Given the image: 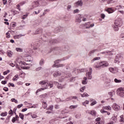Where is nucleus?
<instances>
[{
	"instance_id": "nucleus-1",
	"label": "nucleus",
	"mask_w": 124,
	"mask_h": 124,
	"mask_svg": "<svg viewBox=\"0 0 124 124\" xmlns=\"http://www.w3.org/2000/svg\"><path fill=\"white\" fill-rule=\"evenodd\" d=\"M40 85H42V88L39 89H38L36 92V94L37 93H39L40 91H43L44 90H47L48 87L53 88L54 85L52 83H51L50 82H48L47 80H43L39 82Z\"/></svg>"
},
{
	"instance_id": "nucleus-2",
	"label": "nucleus",
	"mask_w": 124,
	"mask_h": 124,
	"mask_svg": "<svg viewBox=\"0 0 124 124\" xmlns=\"http://www.w3.org/2000/svg\"><path fill=\"white\" fill-rule=\"evenodd\" d=\"M109 66V63L106 61H102L101 62H97L94 63V67L95 68H101V67H106Z\"/></svg>"
},
{
	"instance_id": "nucleus-3",
	"label": "nucleus",
	"mask_w": 124,
	"mask_h": 124,
	"mask_svg": "<svg viewBox=\"0 0 124 124\" xmlns=\"http://www.w3.org/2000/svg\"><path fill=\"white\" fill-rule=\"evenodd\" d=\"M54 77H58V76H62V77H63V78L69 77L70 76V74L69 73L65 74L63 72L60 73V72H57L53 74Z\"/></svg>"
},
{
	"instance_id": "nucleus-4",
	"label": "nucleus",
	"mask_w": 124,
	"mask_h": 124,
	"mask_svg": "<svg viewBox=\"0 0 124 124\" xmlns=\"http://www.w3.org/2000/svg\"><path fill=\"white\" fill-rule=\"evenodd\" d=\"M62 61H64V59H59L55 61L54 62V64L52 66L53 67H62L64 66V64H59L58 63H60V62H62Z\"/></svg>"
},
{
	"instance_id": "nucleus-5",
	"label": "nucleus",
	"mask_w": 124,
	"mask_h": 124,
	"mask_svg": "<svg viewBox=\"0 0 124 124\" xmlns=\"http://www.w3.org/2000/svg\"><path fill=\"white\" fill-rule=\"evenodd\" d=\"M117 94L121 97H124V88H119L117 90Z\"/></svg>"
},
{
	"instance_id": "nucleus-6",
	"label": "nucleus",
	"mask_w": 124,
	"mask_h": 124,
	"mask_svg": "<svg viewBox=\"0 0 124 124\" xmlns=\"http://www.w3.org/2000/svg\"><path fill=\"white\" fill-rule=\"evenodd\" d=\"M93 72V68L92 67L89 68V71L88 72H86V77L87 79H88V80L92 79V78H93V77L92 76V73Z\"/></svg>"
},
{
	"instance_id": "nucleus-7",
	"label": "nucleus",
	"mask_w": 124,
	"mask_h": 124,
	"mask_svg": "<svg viewBox=\"0 0 124 124\" xmlns=\"http://www.w3.org/2000/svg\"><path fill=\"white\" fill-rule=\"evenodd\" d=\"M112 108L113 110H114V111H119L120 109H121V107L119 105L117 104L116 103H114L113 105L112 106Z\"/></svg>"
},
{
	"instance_id": "nucleus-8",
	"label": "nucleus",
	"mask_w": 124,
	"mask_h": 124,
	"mask_svg": "<svg viewBox=\"0 0 124 124\" xmlns=\"http://www.w3.org/2000/svg\"><path fill=\"white\" fill-rule=\"evenodd\" d=\"M109 70L110 72H111V73H113V74L117 73V72H119V68L117 67H115L114 68H113V67H110L109 68Z\"/></svg>"
},
{
	"instance_id": "nucleus-9",
	"label": "nucleus",
	"mask_w": 124,
	"mask_h": 124,
	"mask_svg": "<svg viewBox=\"0 0 124 124\" xmlns=\"http://www.w3.org/2000/svg\"><path fill=\"white\" fill-rule=\"evenodd\" d=\"M121 24H122V18H118L115 20L114 22L115 26H120Z\"/></svg>"
},
{
	"instance_id": "nucleus-10",
	"label": "nucleus",
	"mask_w": 124,
	"mask_h": 124,
	"mask_svg": "<svg viewBox=\"0 0 124 124\" xmlns=\"http://www.w3.org/2000/svg\"><path fill=\"white\" fill-rule=\"evenodd\" d=\"M75 4L76 6H83V1L81 0H78Z\"/></svg>"
},
{
	"instance_id": "nucleus-11",
	"label": "nucleus",
	"mask_w": 124,
	"mask_h": 124,
	"mask_svg": "<svg viewBox=\"0 0 124 124\" xmlns=\"http://www.w3.org/2000/svg\"><path fill=\"white\" fill-rule=\"evenodd\" d=\"M90 102L91 103L90 104V106H93L94 105H95L97 102L96 101L93 99H90Z\"/></svg>"
},
{
	"instance_id": "nucleus-12",
	"label": "nucleus",
	"mask_w": 124,
	"mask_h": 124,
	"mask_svg": "<svg viewBox=\"0 0 124 124\" xmlns=\"http://www.w3.org/2000/svg\"><path fill=\"white\" fill-rule=\"evenodd\" d=\"M106 84L107 87H112V83H111V79H110V78H108V80L106 81Z\"/></svg>"
},
{
	"instance_id": "nucleus-13",
	"label": "nucleus",
	"mask_w": 124,
	"mask_h": 124,
	"mask_svg": "<svg viewBox=\"0 0 124 124\" xmlns=\"http://www.w3.org/2000/svg\"><path fill=\"white\" fill-rule=\"evenodd\" d=\"M6 53L9 58H12V56H13V52L11 50H8Z\"/></svg>"
},
{
	"instance_id": "nucleus-14",
	"label": "nucleus",
	"mask_w": 124,
	"mask_h": 124,
	"mask_svg": "<svg viewBox=\"0 0 124 124\" xmlns=\"http://www.w3.org/2000/svg\"><path fill=\"white\" fill-rule=\"evenodd\" d=\"M40 0V4L41 6H45L47 4V3L45 0Z\"/></svg>"
},
{
	"instance_id": "nucleus-15",
	"label": "nucleus",
	"mask_w": 124,
	"mask_h": 124,
	"mask_svg": "<svg viewBox=\"0 0 124 124\" xmlns=\"http://www.w3.org/2000/svg\"><path fill=\"white\" fill-rule=\"evenodd\" d=\"M16 61L17 62V63L16 65V68H18V69H21V68L20 67V65H19V64H21V63H23V62H18V59H16Z\"/></svg>"
},
{
	"instance_id": "nucleus-16",
	"label": "nucleus",
	"mask_w": 124,
	"mask_h": 124,
	"mask_svg": "<svg viewBox=\"0 0 124 124\" xmlns=\"http://www.w3.org/2000/svg\"><path fill=\"white\" fill-rule=\"evenodd\" d=\"M57 88L58 89H64L65 88V85L64 84H59L57 86Z\"/></svg>"
},
{
	"instance_id": "nucleus-17",
	"label": "nucleus",
	"mask_w": 124,
	"mask_h": 124,
	"mask_svg": "<svg viewBox=\"0 0 124 124\" xmlns=\"http://www.w3.org/2000/svg\"><path fill=\"white\" fill-rule=\"evenodd\" d=\"M103 109L104 110H108L109 111H110V110H112V108L110 106H105L103 107Z\"/></svg>"
},
{
	"instance_id": "nucleus-18",
	"label": "nucleus",
	"mask_w": 124,
	"mask_h": 124,
	"mask_svg": "<svg viewBox=\"0 0 124 124\" xmlns=\"http://www.w3.org/2000/svg\"><path fill=\"white\" fill-rule=\"evenodd\" d=\"M16 52H19V53H23V48L21 47H16Z\"/></svg>"
},
{
	"instance_id": "nucleus-19",
	"label": "nucleus",
	"mask_w": 124,
	"mask_h": 124,
	"mask_svg": "<svg viewBox=\"0 0 124 124\" xmlns=\"http://www.w3.org/2000/svg\"><path fill=\"white\" fill-rule=\"evenodd\" d=\"M106 11H107L108 13L110 14L113 13V12H114V11H115L113 9H112V8H108V9H107Z\"/></svg>"
},
{
	"instance_id": "nucleus-20",
	"label": "nucleus",
	"mask_w": 124,
	"mask_h": 124,
	"mask_svg": "<svg viewBox=\"0 0 124 124\" xmlns=\"http://www.w3.org/2000/svg\"><path fill=\"white\" fill-rule=\"evenodd\" d=\"M113 28L114 31H119V25H113Z\"/></svg>"
},
{
	"instance_id": "nucleus-21",
	"label": "nucleus",
	"mask_w": 124,
	"mask_h": 124,
	"mask_svg": "<svg viewBox=\"0 0 124 124\" xmlns=\"http://www.w3.org/2000/svg\"><path fill=\"white\" fill-rule=\"evenodd\" d=\"M32 6V9H33V8H35V7H37V4L36 3V1L33 2L31 5Z\"/></svg>"
},
{
	"instance_id": "nucleus-22",
	"label": "nucleus",
	"mask_w": 124,
	"mask_h": 124,
	"mask_svg": "<svg viewBox=\"0 0 124 124\" xmlns=\"http://www.w3.org/2000/svg\"><path fill=\"white\" fill-rule=\"evenodd\" d=\"M75 117L76 119H80L81 118V113L79 112L76 113Z\"/></svg>"
},
{
	"instance_id": "nucleus-23",
	"label": "nucleus",
	"mask_w": 124,
	"mask_h": 124,
	"mask_svg": "<svg viewBox=\"0 0 124 124\" xmlns=\"http://www.w3.org/2000/svg\"><path fill=\"white\" fill-rule=\"evenodd\" d=\"M89 103H90V102L89 101V100H86L85 101H84L82 103V105H83V106H85V107H86L87 105L89 104Z\"/></svg>"
},
{
	"instance_id": "nucleus-24",
	"label": "nucleus",
	"mask_w": 124,
	"mask_h": 124,
	"mask_svg": "<svg viewBox=\"0 0 124 124\" xmlns=\"http://www.w3.org/2000/svg\"><path fill=\"white\" fill-rule=\"evenodd\" d=\"M18 119H19V116H18V115H16V117L13 118L12 122L15 123V122H16V121H17Z\"/></svg>"
},
{
	"instance_id": "nucleus-25",
	"label": "nucleus",
	"mask_w": 124,
	"mask_h": 124,
	"mask_svg": "<svg viewBox=\"0 0 124 124\" xmlns=\"http://www.w3.org/2000/svg\"><path fill=\"white\" fill-rule=\"evenodd\" d=\"M98 60H100V57H95L91 61V63H93L94 62V61H98Z\"/></svg>"
},
{
	"instance_id": "nucleus-26",
	"label": "nucleus",
	"mask_w": 124,
	"mask_h": 124,
	"mask_svg": "<svg viewBox=\"0 0 124 124\" xmlns=\"http://www.w3.org/2000/svg\"><path fill=\"white\" fill-rule=\"evenodd\" d=\"M90 115H92V116H96V112L94 110H92L89 113Z\"/></svg>"
},
{
	"instance_id": "nucleus-27",
	"label": "nucleus",
	"mask_w": 124,
	"mask_h": 124,
	"mask_svg": "<svg viewBox=\"0 0 124 124\" xmlns=\"http://www.w3.org/2000/svg\"><path fill=\"white\" fill-rule=\"evenodd\" d=\"M18 79H19V76L18 75H16L13 78V81H17V80H18Z\"/></svg>"
},
{
	"instance_id": "nucleus-28",
	"label": "nucleus",
	"mask_w": 124,
	"mask_h": 124,
	"mask_svg": "<svg viewBox=\"0 0 124 124\" xmlns=\"http://www.w3.org/2000/svg\"><path fill=\"white\" fill-rule=\"evenodd\" d=\"M47 95H48L47 94V93H45L44 94L40 95L39 97L40 98H46V97H47Z\"/></svg>"
},
{
	"instance_id": "nucleus-29",
	"label": "nucleus",
	"mask_w": 124,
	"mask_h": 124,
	"mask_svg": "<svg viewBox=\"0 0 124 124\" xmlns=\"http://www.w3.org/2000/svg\"><path fill=\"white\" fill-rule=\"evenodd\" d=\"M106 53L107 54H110L109 55L110 56H112L113 55V53H111V51H107L106 52H103L101 53V54H103L104 55H106Z\"/></svg>"
},
{
	"instance_id": "nucleus-30",
	"label": "nucleus",
	"mask_w": 124,
	"mask_h": 124,
	"mask_svg": "<svg viewBox=\"0 0 124 124\" xmlns=\"http://www.w3.org/2000/svg\"><path fill=\"white\" fill-rule=\"evenodd\" d=\"M10 33H11V31H8L6 33V37L7 38H10Z\"/></svg>"
},
{
	"instance_id": "nucleus-31",
	"label": "nucleus",
	"mask_w": 124,
	"mask_h": 124,
	"mask_svg": "<svg viewBox=\"0 0 124 124\" xmlns=\"http://www.w3.org/2000/svg\"><path fill=\"white\" fill-rule=\"evenodd\" d=\"M22 36H23V35L22 34H19V35H16V36H14V38L15 39H18L19 38H21V37H22Z\"/></svg>"
},
{
	"instance_id": "nucleus-32",
	"label": "nucleus",
	"mask_w": 124,
	"mask_h": 124,
	"mask_svg": "<svg viewBox=\"0 0 124 124\" xmlns=\"http://www.w3.org/2000/svg\"><path fill=\"white\" fill-rule=\"evenodd\" d=\"M87 78H84L83 80H82V84H83V85H86L87 84Z\"/></svg>"
},
{
	"instance_id": "nucleus-33",
	"label": "nucleus",
	"mask_w": 124,
	"mask_h": 124,
	"mask_svg": "<svg viewBox=\"0 0 124 124\" xmlns=\"http://www.w3.org/2000/svg\"><path fill=\"white\" fill-rule=\"evenodd\" d=\"M77 107H78V105H72V106H70L69 108H70V109H75L76 108H77Z\"/></svg>"
},
{
	"instance_id": "nucleus-34",
	"label": "nucleus",
	"mask_w": 124,
	"mask_h": 124,
	"mask_svg": "<svg viewBox=\"0 0 124 124\" xmlns=\"http://www.w3.org/2000/svg\"><path fill=\"white\" fill-rule=\"evenodd\" d=\"M81 96L82 97H88V96H89V94L85 93L83 94H81Z\"/></svg>"
},
{
	"instance_id": "nucleus-35",
	"label": "nucleus",
	"mask_w": 124,
	"mask_h": 124,
	"mask_svg": "<svg viewBox=\"0 0 124 124\" xmlns=\"http://www.w3.org/2000/svg\"><path fill=\"white\" fill-rule=\"evenodd\" d=\"M47 110H53L54 109V106L53 105H50L49 106L48 108H47Z\"/></svg>"
},
{
	"instance_id": "nucleus-36",
	"label": "nucleus",
	"mask_w": 124,
	"mask_h": 124,
	"mask_svg": "<svg viewBox=\"0 0 124 124\" xmlns=\"http://www.w3.org/2000/svg\"><path fill=\"white\" fill-rule=\"evenodd\" d=\"M39 64L40 65H43L44 64V60L41 59L39 62Z\"/></svg>"
},
{
	"instance_id": "nucleus-37",
	"label": "nucleus",
	"mask_w": 124,
	"mask_h": 124,
	"mask_svg": "<svg viewBox=\"0 0 124 124\" xmlns=\"http://www.w3.org/2000/svg\"><path fill=\"white\" fill-rule=\"evenodd\" d=\"M85 90H86V87L85 86L82 87L80 89V93H83L84 91H85Z\"/></svg>"
},
{
	"instance_id": "nucleus-38",
	"label": "nucleus",
	"mask_w": 124,
	"mask_h": 124,
	"mask_svg": "<svg viewBox=\"0 0 124 124\" xmlns=\"http://www.w3.org/2000/svg\"><path fill=\"white\" fill-rule=\"evenodd\" d=\"M31 117L32 119H36L37 118V115L36 114H31Z\"/></svg>"
},
{
	"instance_id": "nucleus-39",
	"label": "nucleus",
	"mask_w": 124,
	"mask_h": 124,
	"mask_svg": "<svg viewBox=\"0 0 124 124\" xmlns=\"http://www.w3.org/2000/svg\"><path fill=\"white\" fill-rule=\"evenodd\" d=\"M79 11H80L78 9L74 10V11H73V14H76L77 13H79Z\"/></svg>"
},
{
	"instance_id": "nucleus-40",
	"label": "nucleus",
	"mask_w": 124,
	"mask_h": 124,
	"mask_svg": "<svg viewBox=\"0 0 124 124\" xmlns=\"http://www.w3.org/2000/svg\"><path fill=\"white\" fill-rule=\"evenodd\" d=\"M120 123H124V115H121L120 116Z\"/></svg>"
},
{
	"instance_id": "nucleus-41",
	"label": "nucleus",
	"mask_w": 124,
	"mask_h": 124,
	"mask_svg": "<svg viewBox=\"0 0 124 124\" xmlns=\"http://www.w3.org/2000/svg\"><path fill=\"white\" fill-rule=\"evenodd\" d=\"M25 76H26V74L25 73H21L20 74V77L21 78H24Z\"/></svg>"
},
{
	"instance_id": "nucleus-42",
	"label": "nucleus",
	"mask_w": 124,
	"mask_h": 124,
	"mask_svg": "<svg viewBox=\"0 0 124 124\" xmlns=\"http://www.w3.org/2000/svg\"><path fill=\"white\" fill-rule=\"evenodd\" d=\"M114 82L115 83H122V80H119L117 78L114 79Z\"/></svg>"
},
{
	"instance_id": "nucleus-43",
	"label": "nucleus",
	"mask_w": 124,
	"mask_h": 124,
	"mask_svg": "<svg viewBox=\"0 0 124 124\" xmlns=\"http://www.w3.org/2000/svg\"><path fill=\"white\" fill-rule=\"evenodd\" d=\"M11 101L12 102H15V103H18V100L16 99L15 98H12L11 99Z\"/></svg>"
},
{
	"instance_id": "nucleus-44",
	"label": "nucleus",
	"mask_w": 124,
	"mask_h": 124,
	"mask_svg": "<svg viewBox=\"0 0 124 124\" xmlns=\"http://www.w3.org/2000/svg\"><path fill=\"white\" fill-rule=\"evenodd\" d=\"M43 106L45 109L46 108H47V103L46 102H43Z\"/></svg>"
},
{
	"instance_id": "nucleus-45",
	"label": "nucleus",
	"mask_w": 124,
	"mask_h": 124,
	"mask_svg": "<svg viewBox=\"0 0 124 124\" xmlns=\"http://www.w3.org/2000/svg\"><path fill=\"white\" fill-rule=\"evenodd\" d=\"M9 72H10V70H8L3 72V75H7V74H8V73H9Z\"/></svg>"
},
{
	"instance_id": "nucleus-46",
	"label": "nucleus",
	"mask_w": 124,
	"mask_h": 124,
	"mask_svg": "<svg viewBox=\"0 0 124 124\" xmlns=\"http://www.w3.org/2000/svg\"><path fill=\"white\" fill-rule=\"evenodd\" d=\"M112 120L113 121V122H117V117L116 116H114L112 118Z\"/></svg>"
},
{
	"instance_id": "nucleus-47",
	"label": "nucleus",
	"mask_w": 124,
	"mask_h": 124,
	"mask_svg": "<svg viewBox=\"0 0 124 124\" xmlns=\"http://www.w3.org/2000/svg\"><path fill=\"white\" fill-rule=\"evenodd\" d=\"M19 118H20L21 120H24V114L19 113Z\"/></svg>"
},
{
	"instance_id": "nucleus-48",
	"label": "nucleus",
	"mask_w": 124,
	"mask_h": 124,
	"mask_svg": "<svg viewBox=\"0 0 124 124\" xmlns=\"http://www.w3.org/2000/svg\"><path fill=\"white\" fill-rule=\"evenodd\" d=\"M36 3H37V7H38L39 6H41L40 5V0H38L36 1Z\"/></svg>"
},
{
	"instance_id": "nucleus-49",
	"label": "nucleus",
	"mask_w": 124,
	"mask_h": 124,
	"mask_svg": "<svg viewBox=\"0 0 124 124\" xmlns=\"http://www.w3.org/2000/svg\"><path fill=\"white\" fill-rule=\"evenodd\" d=\"M76 21L78 22V23H81V22H82V19H81L78 17H77Z\"/></svg>"
},
{
	"instance_id": "nucleus-50",
	"label": "nucleus",
	"mask_w": 124,
	"mask_h": 124,
	"mask_svg": "<svg viewBox=\"0 0 124 124\" xmlns=\"http://www.w3.org/2000/svg\"><path fill=\"white\" fill-rule=\"evenodd\" d=\"M31 46H32V47H33V48H34L35 49H37V47H38V45H36L34 44H31Z\"/></svg>"
},
{
	"instance_id": "nucleus-51",
	"label": "nucleus",
	"mask_w": 124,
	"mask_h": 124,
	"mask_svg": "<svg viewBox=\"0 0 124 124\" xmlns=\"http://www.w3.org/2000/svg\"><path fill=\"white\" fill-rule=\"evenodd\" d=\"M77 17V18H78L79 19H81L82 18H83V15H78Z\"/></svg>"
},
{
	"instance_id": "nucleus-52",
	"label": "nucleus",
	"mask_w": 124,
	"mask_h": 124,
	"mask_svg": "<svg viewBox=\"0 0 124 124\" xmlns=\"http://www.w3.org/2000/svg\"><path fill=\"white\" fill-rule=\"evenodd\" d=\"M11 27H12L13 28H14V27H16V23L12 22L11 24Z\"/></svg>"
},
{
	"instance_id": "nucleus-53",
	"label": "nucleus",
	"mask_w": 124,
	"mask_h": 124,
	"mask_svg": "<svg viewBox=\"0 0 124 124\" xmlns=\"http://www.w3.org/2000/svg\"><path fill=\"white\" fill-rule=\"evenodd\" d=\"M117 8H118V10H123V7H122V6H118Z\"/></svg>"
},
{
	"instance_id": "nucleus-54",
	"label": "nucleus",
	"mask_w": 124,
	"mask_h": 124,
	"mask_svg": "<svg viewBox=\"0 0 124 124\" xmlns=\"http://www.w3.org/2000/svg\"><path fill=\"white\" fill-rule=\"evenodd\" d=\"M100 112H101V113H102V114H104L105 113H106V112H107V111L105 110L103 108V109H101V110H100Z\"/></svg>"
},
{
	"instance_id": "nucleus-55",
	"label": "nucleus",
	"mask_w": 124,
	"mask_h": 124,
	"mask_svg": "<svg viewBox=\"0 0 124 124\" xmlns=\"http://www.w3.org/2000/svg\"><path fill=\"white\" fill-rule=\"evenodd\" d=\"M33 13H34L35 15H37V14H39V13H40V10H39L38 12L34 11Z\"/></svg>"
},
{
	"instance_id": "nucleus-56",
	"label": "nucleus",
	"mask_w": 124,
	"mask_h": 124,
	"mask_svg": "<svg viewBox=\"0 0 124 124\" xmlns=\"http://www.w3.org/2000/svg\"><path fill=\"white\" fill-rule=\"evenodd\" d=\"M28 58H29V59H30V60H28V61L29 62H32V61H33V59H32V57H31V56H28Z\"/></svg>"
},
{
	"instance_id": "nucleus-57",
	"label": "nucleus",
	"mask_w": 124,
	"mask_h": 124,
	"mask_svg": "<svg viewBox=\"0 0 124 124\" xmlns=\"http://www.w3.org/2000/svg\"><path fill=\"white\" fill-rule=\"evenodd\" d=\"M101 18H102V19H104V18H105V14H101Z\"/></svg>"
},
{
	"instance_id": "nucleus-58",
	"label": "nucleus",
	"mask_w": 124,
	"mask_h": 124,
	"mask_svg": "<svg viewBox=\"0 0 124 124\" xmlns=\"http://www.w3.org/2000/svg\"><path fill=\"white\" fill-rule=\"evenodd\" d=\"M6 115H7V113H1L0 114V116H1L2 117H4V116H6Z\"/></svg>"
},
{
	"instance_id": "nucleus-59",
	"label": "nucleus",
	"mask_w": 124,
	"mask_h": 124,
	"mask_svg": "<svg viewBox=\"0 0 124 124\" xmlns=\"http://www.w3.org/2000/svg\"><path fill=\"white\" fill-rule=\"evenodd\" d=\"M1 84H2V85H5V84H6V83H7V81L6 80H3V81H2L1 82Z\"/></svg>"
},
{
	"instance_id": "nucleus-60",
	"label": "nucleus",
	"mask_w": 124,
	"mask_h": 124,
	"mask_svg": "<svg viewBox=\"0 0 124 124\" xmlns=\"http://www.w3.org/2000/svg\"><path fill=\"white\" fill-rule=\"evenodd\" d=\"M2 2L4 5H5L7 3V0H2Z\"/></svg>"
},
{
	"instance_id": "nucleus-61",
	"label": "nucleus",
	"mask_w": 124,
	"mask_h": 124,
	"mask_svg": "<svg viewBox=\"0 0 124 124\" xmlns=\"http://www.w3.org/2000/svg\"><path fill=\"white\" fill-rule=\"evenodd\" d=\"M23 104H20V105H18V106H17V108H18V109H20V108H21V107H23Z\"/></svg>"
},
{
	"instance_id": "nucleus-62",
	"label": "nucleus",
	"mask_w": 124,
	"mask_h": 124,
	"mask_svg": "<svg viewBox=\"0 0 124 124\" xmlns=\"http://www.w3.org/2000/svg\"><path fill=\"white\" fill-rule=\"evenodd\" d=\"M16 14H19V12L16 11H14L13 15H16Z\"/></svg>"
},
{
	"instance_id": "nucleus-63",
	"label": "nucleus",
	"mask_w": 124,
	"mask_h": 124,
	"mask_svg": "<svg viewBox=\"0 0 124 124\" xmlns=\"http://www.w3.org/2000/svg\"><path fill=\"white\" fill-rule=\"evenodd\" d=\"M108 94H109V95L112 97V96H113V93L112 92H109L108 93Z\"/></svg>"
},
{
	"instance_id": "nucleus-64",
	"label": "nucleus",
	"mask_w": 124,
	"mask_h": 124,
	"mask_svg": "<svg viewBox=\"0 0 124 124\" xmlns=\"http://www.w3.org/2000/svg\"><path fill=\"white\" fill-rule=\"evenodd\" d=\"M23 69H30V67L29 66H24L23 67Z\"/></svg>"
}]
</instances>
